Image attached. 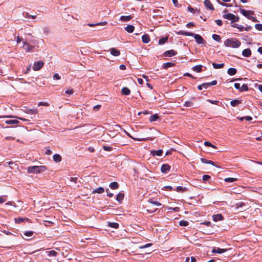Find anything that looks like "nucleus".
Listing matches in <instances>:
<instances>
[{"mask_svg": "<svg viewBox=\"0 0 262 262\" xmlns=\"http://www.w3.org/2000/svg\"><path fill=\"white\" fill-rule=\"evenodd\" d=\"M177 34L186 36H193L197 43L199 44L204 43V39L199 34H194L191 32H187L184 31H180L179 32H177Z\"/></svg>", "mask_w": 262, "mask_h": 262, "instance_id": "1", "label": "nucleus"}, {"mask_svg": "<svg viewBox=\"0 0 262 262\" xmlns=\"http://www.w3.org/2000/svg\"><path fill=\"white\" fill-rule=\"evenodd\" d=\"M224 45L227 47L237 48L241 45V42L236 38H230L226 39L224 41Z\"/></svg>", "mask_w": 262, "mask_h": 262, "instance_id": "2", "label": "nucleus"}, {"mask_svg": "<svg viewBox=\"0 0 262 262\" xmlns=\"http://www.w3.org/2000/svg\"><path fill=\"white\" fill-rule=\"evenodd\" d=\"M45 166H32L28 167L27 171L30 173H39L45 171L47 170Z\"/></svg>", "mask_w": 262, "mask_h": 262, "instance_id": "3", "label": "nucleus"}, {"mask_svg": "<svg viewBox=\"0 0 262 262\" xmlns=\"http://www.w3.org/2000/svg\"><path fill=\"white\" fill-rule=\"evenodd\" d=\"M239 12L247 18L252 20L253 21H256L255 17L252 16L253 14V12L252 11L241 9L239 10Z\"/></svg>", "mask_w": 262, "mask_h": 262, "instance_id": "4", "label": "nucleus"}, {"mask_svg": "<svg viewBox=\"0 0 262 262\" xmlns=\"http://www.w3.org/2000/svg\"><path fill=\"white\" fill-rule=\"evenodd\" d=\"M223 17L224 18L227 19L228 20H231L232 23L238 21L239 20V17L237 16H235L233 14L228 13L227 14H224Z\"/></svg>", "mask_w": 262, "mask_h": 262, "instance_id": "5", "label": "nucleus"}, {"mask_svg": "<svg viewBox=\"0 0 262 262\" xmlns=\"http://www.w3.org/2000/svg\"><path fill=\"white\" fill-rule=\"evenodd\" d=\"M44 62L42 61H38L35 62L33 64V69L35 71H37L41 69L43 66Z\"/></svg>", "mask_w": 262, "mask_h": 262, "instance_id": "6", "label": "nucleus"}, {"mask_svg": "<svg viewBox=\"0 0 262 262\" xmlns=\"http://www.w3.org/2000/svg\"><path fill=\"white\" fill-rule=\"evenodd\" d=\"M234 86L235 89L239 90L240 91H247L248 89L247 85L245 84H243L242 85H241L240 83H235Z\"/></svg>", "mask_w": 262, "mask_h": 262, "instance_id": "7", "label": "nucleus"}, {"mask_svg": "<svg viewBox=\"0 0 262 262\" xmlns=\"http://www.w3.org/2000/svg\"><path fill=\"white\" fill-rule=\"evenodd\" d=\"M23 48L28 52H32L34 47L30 45L27 42H24Z\"/></svg>", "mask_w": 262, "mask_h": 262, "instance_id": "8", "label": "nucleus"}, {"mask_svg": "<svg viewBox=\"0 0 262 262\" xmlns=\"http://www.w3.org/2000/svg\"><path fill=\"white\" fill-rule=\"evenodd\" d=\"M204 4L205 7L207 9H209L212 11L214 9L212 4L209 0H205L204 1Z\"/></svg>", "mask_w": 262, "mask_h": 262, "instance_id": "9", "label": "nucleus"}, {"mask_svg": "<svg viewBox=\"0 0 262 262\" xmlns=\"http://www.w3.org/2000/svg\"><path fill=\"white\" fill-rule=\"evenodd\" d=\"M170 166L167 164H163L161 168V171L162 173H167L169 171Z\"/></svg>", "mask_w": 262, "mask_h": 262, "instance_id": "10", "label": "nucleus"}, {"mask_svg": "<svg viewBox=\"0 0 262 262\" xmlns=\"http://www.w3.org/2000/svg\"><path fill=\"white\" fill-rule=\"evenodd\" d=\"M212 218H213V220L214 222H217V221H222L224 220V217L222 214H217L213 215L212 216Z\"/></svg>", "mask_w": 262, "mask_h": 262, "instance_id": "11", "label": "nucleus"}, {"mask_svg": "<svg viewBox=\"0 0 262 262\" xmlns=\"http://www.w3.org/2000/svg\"><path fill=\"white\" fill-rule=\"evenodd\" d=\"M231 26L238 29L240 31H243L244 29L247 31L249 30V28H244L242 25H238L237 24H234L231 25Z\"/></svg>", "mask_w": 262, "mask_h": 262, "instance_id": "12", "label": "nucleus"}, {"mask_svg": "<svg viewBox=\"0 0 262 262\" xmlns=\"http://www.w3.org/2000/svg\"><path fill=\"white\" fill-rule=\"evenodd\" d=\"M145 209H146V211L149 213L155 212L157 210V208H153L150 204L146 205Z\"/></svg>", "mask_w": 262, "mask_h": 262, "instance_id": "13", "label": "nucleus"}, {"mask_svg": "<svg viewBox=\"0 0 262 262\" xmlns=\"http://www.w3.org/2000/svg\"><path fill=\"white\" fill-rule=\"evenodd\" d=\"M176 52L173 50L167 51L164 53V56L171 57L176 55Z\"/></svg>", "mask_w": 262, "mask_h": 262, "instance_id": "14", "label": "nucleus"}, {"mask_svg": "<svg viewBox=\"0 0 262 262\" xmlns=\"http://www.w3.org/2000/svg\"><path fill=\"white\" fill-rule=\"evenodd\" d=\"M227 249H221L219 248H213L212 250V253H223L226 251H227Z\"/></svg>", "mask_w": 262, "mask_h": 262, "instance_id": "15", "label": "nucleus"}, {"mask_svg": "<svg viewBox=\"0 0 262 262\" xmlns=\"http://www.w3.org/2000/svg\"><path fill=\"white\" fill-rule=\"evenodd\" d=\"M110 50L111 54L114 56H118L120 54V51L115 48H112Z\"/></svg>", "mask_w": 262, "mask_h": 262, "instance_id": "16", "label": "nucleus"}, {"mask_svg": "<svg viewBox=\"0 0 262 262\" xmlns=\"http://www.w3.org/2000/svg\"><path fill=\"white\" fill-rule=\"evenodd\" d=\"M151 154L153 156H161L163 154V150L162 149H158L157 150H152L150 151Z\"/></svg>", "mask_w": 262, "mask_h": 262, "instance_id": "17", "label": "nucleus"}, {"mask_svg": "<svg viewBox=\"0 0 262 262\" xmlns=\"http://www.w3.org/2000/svg\"><path fill=\"white\" fill-rule=\"evenodd\" d=\"M251 54V51L249 49H246L243 51L242 55L245 57H249Z\"/></svg>", "mask_w": 262, "mask_h": 262, "instance_id": "18", "label": "nucleus"}, {"mask_svg": "<svg viewBox=\"0 0 262 262\" xmlns=\"http://www.w3.org/2000/svg\"><path fill=\"white\" fill-rule=\"evenodd\" d=\"M53 159L55 162L57 163L60 162L62 158L60 155L56 154L53 155Z\"/></svg>", "mask_w": 262, "mask_h": 262, "instance_id": "19", "label": "nucleus"}, {"mask_svg": "<svg viewBox=\"0 0 262 262\" xmlns=\"http://www.w3.org/2000/svg\"><path fill=\"white\" fill-rule=\"evenodd\" d=\"M132 18V16L131 15L121 16L120 18V20L122 21H128L130 20Z\"/></svg>", "mask_w": 262, "mask_h": 262, "instance_id": "20", "label": "nucleus"}, {"mask_svg": "<svg viewBox=\"0 0 262 262\" xmlns=\"http://www.w3.org/2000/svg\"><path fill=\"white\" fill-rule=\"evenodd\" d=\"M104 191V189L103 187H99V188H96L95 189H94L92 193H103Z\"/></svg>", "mask_w": 262, "mask_h": 262, "instance_id": "21", "label": "nucleus"}, {"mask_svg": "<svg viewBox=\"0 0 262 262\" xmlns=\"http://www.w3.org/2000/svg\"><path fill=\"white\" fill-rule=\"evenodd\" d=\"M142 41L145 43H147L150 41V38L149 36L147 34L143 35L142 36Z\"/></svg>", "mask_w": 262, "mask_h": 262, "instance_id": "22", "label": "nucleus"}, {"mask_svg": "<svg viewBox=\"0 0 262 262\" xmlns=\"http://www.w3.org/2000/svg\"><path fill=\"white\" fill-rule=\"evenodd\" d=\"M134 26L133 25H128L125 28V30L128 33H132L134 30Z\"/></svg>", "mask_w": 262, "mask_h": 262, "instance_id": "23", "label": "nucleus"}, {"mask_svg": "<svg viewBox=\"0 0 262 262\" xmlns=\"http://www.w3.org/2000/svg\"><path fill=\"white\" fill-rule=\"evenodd\" d=\"M201 161L203 163L209 164H211L212 165L215 166L214 163L213 161H211V160H207L206 159H204V158H201Z\"/></svg>", "mask_w": 262, "mask_h": 262, "instance_id": "24", "label": "nucleus"}, {"mask_svg": "<svg viewBox=\"0 0 262 262\" xmlns=\"http://www.w3.org/2000/svg\"><path fill=\"white\" fill-rule=\"evenodd\" d=\"M110 187L112 189H116L119 187V185L117 182H113L110 183Z\"/></svg>", "mask_w": 262, "mask_h": 262, "instance_id": "25", "label": "nucleus"}, {"mask_svg": "<svg viewBox=\"0 0 262 262\" xmlns=\"http://www.w3.org/2000/svg\"><path fill=\"white\" fill-rule=\"evenodd\" d=\"M236 72L237 71L235 69L232 68H229L227 71L228 74L231 76L235 75Z\"/></svg>", "mask_w": 262, "mask_h": 262, "instance_id": "26", "label": "nucleus"}, {"mask_svg": "<svg viewBox=\"0 0 262 262\" xmlns=\"http://www.w3.org/2000/svg\"><path fill=\"white\" fill-rule=\"evenodd\" d=\"M46 252L47 253V255L50 257L56 256L57 255V252L55 250L47 251Z\"/></svg>", "mask_w": 262, "mask_h": 262, "instance_id": "27", "label": "nucleus"}, {"mask_svg": "<svg viewBox=\"0 0 262 262\" xmlns=\"http://www.w3.org/2000/svg\"><path fill=\"white\" fill-rule=\"evenodd\" d=\"M122 93L125 95H128L129 94L130 91L129 89L126 87H124L121 90Z\"/></svg>", "mask_w": 262, "mask_h": 262, "instance_id": "28", "label": "nucleus"}, {"mask_svg": "<svg viewBox=\"0 0 262 262\" xmlns=\"http://www.w3.org/2000/svg\"><path fill=\"white\" fill-rule=\"evenodd\" d=\"M241 103V100L238 99H234L230 102V104L232 106H235Z\"/></svg>", "mask_w": 262, "mask_h": 262, "instance_id": "29", "label": "nucleus"}, {"mask_svg": "<svg viewBox=\"0 0 262 262\" xmlns=\"http://www.w3.org/2000/svg\"><path fill=\"white\" fill-rule=\"evenodd\" d=\"M126 133L130 138L133 139L134 140H135L136 141H146V140H148V139H149L148 137L144 138H133V137H132L129 133Z\"/></svg>", "mask_w": 262, "mask_h": 262, "instance_id": "30", "label": "nucleus"}, {"mask_svg": "<svg viewBox=\"0 0 262 262\" xmlns=\"http://www.w3.org/2000/svg\"><path fill=\"white\" fill-rule=\"evenodd\" d=\"M159 118V116L158 114H156L155 115H151L149 119V121L150 122H154V121H155L157 120V119Z\"/></svg>", "mask_w": 262, "mask_h": 262, "instance_id": "31", "label": "nucleus"}, {"mask_svg": "<svg viewBox=\"0 0 262 262\" xmlns=\"http://www.w3.org/2000/svg\"><path fill=\"white\" fill-rule=\"evenodd\" d=\"M107 24V23L106 21H103V22H100V23H97L96 24H88V25L90 27H93L95 25H97V26H103V25H106V24Z\"/></svg>", "mask_w": 262, "mask_h": 262, "instance_id": "32", "label": "nucleus"}, {"mask_svg": "<svg viewBox=\"0 0 262 262\" xmlns=\"http://www.w3.org/2000/svg\"><path fill=\"white\" fill-rule=\"evenodd\" d=\"M187 190L186 187H183L182 186H178L176 188V191L178 192H183Z\"/></svg>", "mask_w": 262, "mask_h": 262, "instance_id": "33", "label": "nucleus"}, {"mask_svg": "<svg viewBox=\"0 0 262 262\" xmlns=\"http://www.w3.org/2000/svg\"><path fill=\"white\" fill-rule=\"evenodd\" d=\"M174 64L172 62H166L163 64V67L164 69H167L169 67L174 66Z\"/></svg>", "mask_w": 262, "mask_h": 262, "instance_id": "34", "label": "nucleus"}, {"mask_svg": "<svg viewBox=\"0 0 262 262\" xmlns=\"http://www.w3.org/2000/svg\"><path fill=\"white\" fill-rule=\"evenodd\" d=\"M192 70L196 72H200L202 70V66L198 65L193 67Z\"/></svg>", "mask_w": 262, "mask_h": 262, "instance_id": "35", "label": "nucleus"}, {"mask_svg": "<svg viewBox=\"0 0 262 262\" xmlns=\"http://www.w3.org/2000/svg\"><path fill=\"white\" fill-rule=\"evenodd\" d=\"M6 123L7 124H18L19 121L17 120H9L6 121Z\"/></svg>", "mask_w": 262, "mask_h": 262, "instance_id": "36", "label": "nucleus"}, {"mask_svg": "<svg viewBox=\"0 0 262 262\" xmlns=\"http://www.w3.org/2000/svg\"><path fill=\"white\" fill-rule=\"evenodd\" d=\"M124 198V194L119 193L116 196V200L119 202H121Z\"/></svg>", "mask_w": 262, "mask_h": 262, "instance_id": "37", "label": "nucleus"}, {"mask_svg": "<svg viewBox=\"0 0 262 262\" xmlns=\"http://www.w3.org/2000/svg\"><path fill=\"white\" fill-rule=\"evenodd\" d=\"M212 66L214 69H221L224 67V63H212Z\"/></svg>", "mask_w": 262, "mask_h": 262, "instance_id": "38", "label": "nucleus"}, {"mask_svg": "<svg viewBox=\"0 0 262 262\" xmlns=\"http://www.w3.org/2000/svg\"><path fill=\"white\" fill-rule=\"evenodd\" d=\"M108 226L110 227L114 228H115V229H117L119 227V224L118 223H117L109 222L108 223Z\"/></svg>", "mask_w": 262, "mask_h": 262, "instance_id": "39", "label": "nucleus"}, {"mask_svg": "<svg viewBox=\"0 0 262 262\" xmlns=\"http://www.w3.org/2000/svg\"><path fill=\"white\" fill-rule=\"evenodd\" d=\"M148 202H149V204H152V205H155L156 206H160L162 205V204L160 203H159V202H158L157 201H154L152 200H149L148 201Z\"/></svg>", "mask_w": 262, "mask_h": 262, "instance_id": "40", "label": "nucleus"}, {"mask_svg": "<svg viewBox=\"0 0 262 262\" xmlns=\"http://www.w3.org/2000/svg\"><path fill=\"white\" fill-rule=\"evenodd\" d=\"M168 40L167 37H163L159 39V45H163L164 43H165Z\"/></svg>", "mask_w": 262, "mask_h": 262, "instance_id": "41", "label": "nucleus"}, {"mask_svg": "<svg viewBox=\"0 0 262 262\" xmlns=\"http://www.w3.org/2000/svg\"><path fill=\"white\" fill-rule=\"evenodd\" d=\"M237 180V179L233 178H227L225 179V182H229V183L234 182Z\"/></svg>", "mask_w": 262, "mask_h": 262, "instance_id": "42", "label": "nucleus"}, {"mask_svg": "<svg viewBox=\"0 0 262 262\" xmlns=\"http://www.w3.org/2000/svg\"><path fill=\"white\" fill-rule=\"evenodd\" d=\"M212 38L217 41V42H220L221 41V37L219 35H216V34H213L212 35Z\"/></svg>", "mask_w": 262, "mask_h": 262, "instance_id": "43", "label": "nucleus"}, {"mask_svg": "<svg viewBox=\"0 0 262 262\" xmlns=\"http://www.w3.org/2000/svg\"><path fill=\"white\" fill-rule=\"evenodd\" d=\"M204 145L205 146H209V147H212L213 148H215V149L217 148L216 146H215L214 145L212 144L210 142H209L208 141H205L204 142Z\"/></svg>", "mask_w": 262, "mask_h": 262, "instance_id": "44", "label": "nucleus"}, {"mask_svg": "<svg viewBox=\"0 0 262 262\" xmlns=\"http://www.w3.org/2000/svg\"><path fill=\"white\" fill-rule=\"evenodd\" d=\"M179 225L181 226H187L188 225V222L186 221H181L179 222Z\"/></svg>", "mask_w": 262, "mask_h": 262, "instance_id": "45", "label": "nucleus"}, {"mask_svg": "<svg viewBox=\"0 0 262 262\" xmlns=\"http://www.w3.org/2000/svg\"><path fill=\"white\" fill-rule=\"evenodd\" d=\"M193 103L191 101H187L185 102L184 106L186 107H191L193 106Z\"/></svg>", "mask_w": 262, "mask_h": 262, "instance_id": "46", "label": "nucleus"}, {"mask_svg": "<svg viewBox=\"0 0 262 262\" xmlns=\"http://www.w3.org/2000/svg\"><path fill=\"white\" fill-rule=\"evenodd\" d=\"M64 93L68 95L67 96L68 97V96H69V95H72L73 94L74 91L73 89H69V90H66Z\"/></svg>", "mask_w": 262, "mask_h": 262, "instance_id": "47", "label": "nucleus"}, {"mask_svg": "<svg viewBox=\"0 0 262 262\" xmlns=\"http://www.w3.org/2000/svg\"><path fill=\"white\" fill-rule=\"evenodd\" d=\"M25 112L27 113L32 114H36V110H31V109H26Z\"/></svg>", "mask_w": 262, "mask_h": 262, "instance_id": "48", "label": "nucleus"}, {"mask_svg": "<svg viewBox=\"0 0 262 262\" xmlns=\"http://www.w3.org/2000/svg\"><path fill=\"white\" fill-rule=\"evenodd\" d=\"M8 117H10V118H17L19 120H22V121H29V120L28 119H25V118H22V117H18L17 116H8Z\"/></svg>", "mask_w": 262, "mask_h": 262, "instance_id": "49", "label": "nucleus"}, {"mask_svg": "<svg viewBox=\"0 0 262 262\" xmlns=\"http://www.w3.org/2000/svg\"><path fill=\"white\" fill-rule=\"evenodd\" d=\"M187 10L188 11L191 12V13H195V12H199V11L198 10V9H195L194 10L193 8L191 7H188L187 8Z\"/></svg>", "mask_w": 262, "mask_h": 262, "instance_id": "50", "label": "nucleus"}, {"mask_svg": "<svg viewBox=\"0 0 262 262\" xmlns=\"http://www.w3.org/2000/svg\"><path fill=\"white\" fill-rule=\"evenodd\" d=\"M103 148L104 150L105 151H110L112 150L113 148L111 146H105V145H104L103 146Z\"/></svg>", "mask_w": 262, "mask_h": 262, "instance_id": "51", "label": "nucleus"}, {"mask_svg": "<svg viewBox=\"0 0 262 262\" xmlns=\"http://www.w3.org/2000/svg\"><path fill=\"white\" fill-rule=\"evenodd\" d=\"M24 221V219H23L22 217H18L17 219L16 218L15 219V223H18V224H19V223L23 222Z\"/></svg>", "mask_w": 262, "mask_h": 262, "instance_id": "52", "label": "nucleus"}, {"mask_svg": "<svg viewBox=\"0 0 262 262\" xmlns=\"http://www.w3.org/2000/svg\"><path fill=\"white\" fill-rule=\"evenodd\" d=\"M33 232L32 231H26L24 233V235L27 236H31L33 235Z\"/></svg>", "mask_w": 262, "mask_h": 262, "instance_id": "53", "label": "nucleus"}, {"mask_svg": "<svg viewBox=\"0 0 262 262\" xmlns=\"http://www.w3.org/2000/svg\"><path fill=\"white\" fill-rule=\"evenodd\" d=\"M211 178L210 176L209 175H204L202 177V180L204 181H207L209 180Z\"/></svg>", "mask_w": 262, "mask_h": 262, "instance_id": "54", "label": "nucleus"}, {"mask_svg": "<svg viewBox=\"0 0 262 262\" xmlns=\"http://www.w3.org/2000/svg\"><path fill=\"white\" fill-rule=\"evenodd\" d=\"M245 205V203L243 202L237 203L235 204L236 208H239Z\"/></svg>", "mask_w": 262, "mask_h": 262, "instance_id": "55", "label": "nucleus"}, {"mask_svg": "<svg viewBox=\"0 0 262 262\" xmlns=\"http://www.w3.org/2000/svg\"><path fill=\"white\" fill-rule=\"evenodd\" d=\"M255 28L259 31H261L262 30V24H256L255 25Z\"/></svg>", "mask_w": 262, "mask_h": 262, "instance_id": "56", "label": "nucleus"}, {"mask_svg": "<svg viewBox=\"0 0 262 262\" xmlns=\"http://www.w3.org/2000/svg\"><path fill=\"white\" fill-rule=\"evenodd\" d=\"M209 102L213 104L220 105L219 104V101L218 100H213L212 99H209Z\"/></svg>", "mask_w": 262, "mask_h": 262, "instance_id": "57", "label": "nucleus"}, {"mask_svg": "<svg viewBox=\"0 0 262 262\" xmlns=\"http://www.w3.org/2000/svg\"><path fill=\"white\" fill-rule=\"evenodd\" d=\"M101 108V105L98 104L94 106L93 110L95 111H98Z\"/></svg>", "mask_w": 262, "mask_h": 262, "instance_id": "58", "label": "nucleus"}, {"mask_svg": "<svg viewBox=\"0 0 262 262\" xmlns=\"http://www.w3.org/2000/svg\"><path fill=\"white\" fill-rule=\"evenodd\" d=\"M53 78L54 79L59 80L61 79V77L58 74L56 73L53 75Z\"/></svg>", "mask_w": 262, "mask_h": 262, "instance_id": "59", "label": "nucleus"}, {"mask_svg": "<svg viewBox=\"0 0 262 262\" xmlns=\"http://www.w3.org/2000/svg\"><path fill=\"white\" fill-rule=\"evenodd\" d=\"M52 154V151L49 149H47L45 151V154L47 155H50Z\"/></svg>", "mask_w": 262, "mask_h": 262, "instance_id": "60", "label": "nucleus"}, {"mask_svg": "<svg viewBox=\"0 0 262 262\" xmlns=\"http://www.w3.org/2000/svg\"><path fill=\"white\" fill-rule=\"evenodd\" d=\"M172 2L176 7H179L180 6V5L178 3L177 0H172Z\"/></svg>", "mask_w": 262, "mask_h": 262, "instance_id": "61", "label": "nucleus"}, {"mask_svg": "<svg viewBox=\"0 0 262 262\" xmlns=\"http://www.w3.org/2000/svg\"><path fill=\"white\" fill-rule=\"evenodd\" d=\"M202 85V86L203 87V89H207L208 88L209 86H210L209 83H203Z\"/></svg>", "mask_w": 262, "mask_h": 262, "instance_id": "62", "label": "nucleus"}, {"mask_svg": "<svg viewBox=\"0 0 262 262\" xmlns=\"http://www.w3.org/2000/svg\"><path fill=\"white\" fill-rule=\"evenodd\" d=\"M215 22L218 26H221L222 25V21L220 19L216 20Z\"/></svg>", "mask_w": 262, "mask_h": 262, "instance_id": "63", "label": "nucleus"}, {"mask_svg": "<svg viewBox=\"0 0 262 262\" xmlns=\"http://www.w3.org/2000/svg\"><path fill=\"white\" fill-rule=\"evenodd\" d=\"M245 119L248 121H250L252 120V118L250 116H248L245 117Z\"/></svg>", "mask_w": 262, "mask_h": 262, "instance_id": "64", "label": "nucleus"}]
</instances>
